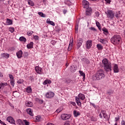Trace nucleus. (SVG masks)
Here are the masks:
<instances>
[{
    "instance_id": "obj_38",
    "label": "nucleus",
    "mask_w": 125,
    "mask_h": 125,
    "mask_svg": "<svg viewBox=\"0 0 125 125\" xmlns=\"http://www.w3.org/2000/svg\"><path fill=\"white\" fill-rule=\"evenodd\" d=\"M44 83L45 84H47V83L50 84L51 83V80H47V81H45L44 82Z\"/></svg>"
},
{
    "instance_id": "obj_64",
    "label": "nucleus",
    "mask_w": 125,
    "mask_h": 125,
    "mask_svg": "<svg viewBox=\"0 0 125 125\" xmlns=\"http://www.w3.org/2000/svg\"><path fill=\"white\" fill-rule=\"evenodd\" d=\"M64 125H70L69 123H65Z\"/></svg>"
},
{
    "instance_id": "obj_1",
    "label": "nucleus",
    "mask_w": 125,
    "mask_h": 125,
    "mask_svg": "<svg viewBox=\"0 0 125 125\" xmlns=\"http://www.w3.org/2000/svg\"><path fill=\"white\" fill-rule=\"evenodd\" d=\"M105 78V74L104 71L102 69L99 70L97 73L93 76V79L95 81H99Z\"/></svg>"
},
{
    "instance_id": "obj_3",
    "label": "nucleus",
    "mask_w": 125,
    "mask_h": 125,
    "mask_svg": "<svg viewBox=\"0 0 125 125\" xmlns=\"http://www.w3.org/2000/svg\"><path fill=\"white\" fill-rule=\"evenodd\" d=\"M122 41L121 36L119 35H115L111 39V42L113 44H117L120 43V42Z\"/></svg>"
},
{
    "instance_id": "obj_22",
    "label": "nucleus",
    "mask_w": 125,
    "mask_h": 125,
    "mask_svg": "<svg viewBox=\"0 0 125 125\" xmlns=\"http://www.w3.org/2000/svg\"><path fill=\"white\" fill-rule=\"evenodd\" d=\"M26 112L27 114H29L30 116H34V114H33V112L32 111V109L28 108L26 109Z\"/></svg>"
},
{
    "instance_id": "obj_4",
    "label": "nucleus",
    "mask_w": 125,
    "mask_h": 125,
    "mask_svg": "<svg viewBox=\"0 0 125 125\" xmlns=\"http://www.w3.org/2000/svg\"><path fill=\"white\" fill-rule=\"evenodd\" d=\"M105 13L108 19H114V17H115V14H114V12L111 10H108L106 12H105Z\"/></svg>"
},
{
    "instance_id": "obj_11",
    "label": "nucleus",
    "mask_w": 125,
    "mask_h": 125,
    "mask_svg": "<svg viewBox=\"0 0 125 125\" xmlns=\"http://www.w3.org/2000/svg\"><path fill=\"white\" fill-rule=\"evenodd\" d=\"M78 43L77 44V46L78 48H80L81 46H82V44L83 43V39L79 38V40L77 41Z\"/></svg>"
},
{
    "instance_id": "obj_23",
    "label": "nucleus",
    "mask_w": 125,
    "mask_h": 125,
    "mask_svg": "<svg viewBox=\"0 0 125 125\" xmlns=\"http://www.w3.org/2000/svg\"><path fill=\"white\" fill-rule=\"evenodd\" d=\"M16 123L18 125H24V124L23 122V121H22V120H21V119H18L16 121Z\"/></svg>"
},
{
    "instance_id": "obj_12",
    "label": "nucleus",
    "mask_w": 125,
    "mask_h": 125,
    "mask_svg": "<svg viewBox=\"0 0 125 125\" xmlns=\"http://www.w3.org/2000/svg\"><path fill=\"white\" fill-rule=\"evenodd\" d=\"M25 105L27 107H33L34 106V104H33V103H32V102L27 101L25 102Z\"/></svg>"
},
{
    "instance_id": "obj_26",
    "label": "nucleus",
    "mask_w": 125,
    "mask_h": 125,
    "mask_svg": "<svg viewBox=\"0 0 125 125\" xmlns=\"http://www.w3.org/2000/svg\"><path fill=\"white\" fill-rule=\"evenodd\" d=\"M99 42H101V43H103V44H106L107 42V40H105V39H100Z\"/></svg>"
},
{
    "instance_id": "obj_55",
    "label": "nucleus",
    "mask_w": 125,
    "mask_h": 125,
    "mask_svg": "<svg viewBox=\"0 0 125 125\" xmlns=\"http://www.w3.org/2000/svg\"><path fill=\"white\" fill-rule=\"evenodd\" d=\"M121 125H125V121H122Z\"/></svg>"
},
{
    "instance_id": "obj_5",
    "label": "nucleus",
    "mask_w": 125,
    "mask_h": 125,
    "mask_svg": "<svg viewBox=\"0 0 125 125\" xmlns=\"http://www.w3.org/2000/svg\"><path fill=\"white\" fill-rule=\"evenodd\" d=\"M62 120L66 121V120H69L71 118V115L68 114H62L61 116Z\"/></svg>"
},
{
    "instance_id": "obj_27",
    "label": "nucleus",
    "mask_w": 125,
    "mask_h": 125,
    "mask_svg": "<svg viewBox=\"0 0 125 125\" xmlns=\"http://www.w3.org/2000/svg\"><path fill=\"white\" fill-rule=\"evenodd\" d=\"M73 45V41L71 42H70V43L69 44L68 47V51H70L71 49H72V46Z\"/></svg>"
},
{
    "instance_id": "obj_35",
    "label": "nucleus",
    "mask_w": 125,
    "mask_h": 125,
    "mask_svg": "<svg viewBox=\"0 0 125 125\" xmlns=\"http://www.w3.org/2000/svg\"><path fill=\"white\" fill-rule=\"evenodd\" d=\"M39 15H40L41 17H43V18H45V14H43L42 12H39L38 13Z\"/></svg>"
},
{
    "instance_id": "obj_19",
    "label": "nucleus",
    "mask_w": 125,
    "mask_h": 125,
    "mask_svg": "<svg viewBox=\"0 0 125 125\" xmlns=\"http://www.w3.org/2000/svg\"><path fill=\"white\" fill-rule=\"evenodd\" d=\"M46 23H47V24H50V25H52V26H55V23L53 21H51L49 19H47Z\"/></svg>"
},
{
    "instance_id": "obj_7",
    "label": "nucleus",
    "mask_w": 125,
    "mask_h": 125,
    "mask_svg": "<svg viewBox=\"0 0 125 125\" xmlns=\"http://www.w3.org/2000/svg\"><path fill=\"white\" fill-rule=\"evenodd\" d=\"M91 13H92V9H91V8L89 7L86 8V16H90V15H91Z\"/></svg>"
},
{
    "instance_id": "obj_50",
    "label": "nucleus",
    "mask_w": 125,
    "mask_h": 125,
    "mask_svg": "<svg viewBox=\"0 0 125 125\" xmlns=\"http://www.w3.org/2000/svg\"><path fill=\"white\" fill-rule=\"evenodd\" d=\"M36 121H37V122H40V121H41V117H39L37 116L36 117Z\"/></svg>"
},
{
    "instance_id": "obj_18",
    "label": "nucleus",
    "mask_w": 125,
    "mask_h": 125,
    "mask_svg": "<svg viewBox=\"0 0 125 125\" xmlns=\"http://www.w3.org/2000/svg\"><path fill=\"white\" fill-rule=\"evenodd\" d=\"M23 54V53L22 52L21 50H20L19 52L17 53V56L18 58H21L22 57V55Z\"/></svg>"
},
{
    "instance_id": "obj_45",
    "label": "nucleus",
    "mask_w": 125,
    "mask_h": 125,
    "mask_svg": "<svg viewBox=\"0 0 125 125\" xmlns=\"http://www.w3.org/2000/svg\"><path fill=\"white\" fill-rule=\"evenodd\" d=\"M23 122L25 123V125H30L29 122L27 121V120H24Z\"/></svg>"
},
{
    "instance_id": "obj_2",
    "label": "nucleus",
    "mask_w": 125,
    "mask_h": 125,
    "mask_svg": "<svg viewBox=\"0 0 125 125\" xmlns=\"http://www.w3.org/2000/svg\"><path fill=\"white\" fill-rule=\"evenodd\" d=\"M102 63L103 64L104 69L106 72H110V71H112V66L111 65V63L108 62V60L106 59H104L102 61Z\"/></svg>"
},
{
    "instance_id": "obj_29",
    "label": "nucleus",
    "mask_w": 125,
    "mask_h": 125,
    "mask_svg": "<svg viewBox=\"0 0 125 125\" xmlns=\"http://www.w3.org/2000/svg\"><path fill=\"white\" fill-rule=\"evenodd\" d=\"M19 40L21 42H26V41H27V40L26 39V38H25V37H21L20 38Z\"/></svg>"
},
{
    "instance_id": "obj_9",
    "label": "nucleus",
    "mask_w": 125,
    "mask_h": 125,
    "mask_svg": "<svg viewBox=\"0 0 125 125\" xmlns=\"http://www.w3.org/2000/svg\"><path fill=\"white\" fill-rule=\"evenodd\" d=\"M83 6L84 8H89V2L85 0L83 1Z\"/></svg>"
},
{
    "instance_id": "obj_8",
    "label": "nucleus",
    "mask_w": 125,
    "mask_h": 125,
    "mask_svg": "<svg viewBox=\"0 0 125 125\" xmlns=\"http://www.w3.org/2000/svg\"><path fill=\"white\" fill-rule=\"evenodd\" d=\"M92 46V41L88 40L86 42V48L89 49Z\"/></svg>"
},
{
    "instance_id": "obj_25",
    "label": "nucleus",
    "mask_w": 125,
    "mask_h": 125,
    "mask_svg": "<svg viewBox=\"0 0 125 125\" xmlns=\"http://www.w3.org/2000/svg\"><path fill=\"white\" fill-rule=\"evenodd\" d=\"M79 73L80 74L81 76L83 77V81H84V80H85V74H84V73L82 71H79Z\"/></svg>"
},
{
    "instance_id": "obj_56",
    "label": "nucleus",
    "mask_w": 125,
    "mask_h": 125,
    "mask_svg": "<svg viewBox=\"0 0 125 125\" xmlns=\"http://www.w3.org/2000/svg\"><path fill=\"white\" fill-rule=\"evenodd\" d=\"M71 104L72 105H73V106H76V103L74 102H71Z\"/></svg>"
},
{
    "instance_id": "obj_46",
    "label": "nucleus",
    "mask_w": 125,
    "mask_h": 125,
    "mask_svg": "<svg viewBox=\"0 0 125 125\" xmlns=\"http://www.w3.org/2000/svg\"><path fill=\"white\" fill-rule=\"evenodd\" d=\"M33 33H34V32H33V31H28L27 32V35H28V36H31V35L33 34Z\"/></svg>"
},
{
    "instance_id": "obj_16",
    "label": "nucleus",
    "mask_w": 125,
    "mask_h": 125,
    "mask_svg": "<svg viewBox=\"0 0 125 125\" xmlns=\"http://www.w3.org/2000/svg\"><path fill=\"white\" fill-rule=\"evenodd\" d=\"M35 70L36 72L38 73V74H41V73H42V68L40 66H36Z\"/></svg>"
},
{
    "instance_id": "obj_42",
    "label": "nucleus",
    "mask_w": 125,
    "mask_h": 125,
    "mask_svg": "<svg viewBox=\"0 0 125 125\" xmlns=\"http://www.w3.org/2000/svg\"><path fill=\"white\" fill-rule=\"evenodd\" d=\"M9 77L11 81H13V80H14V78L13 77V76L12 75L9 74Z\"/></svg>"
},
{
    "instance_id": "obj_63",
    "label": "nucleus",
    "mask_w": 125,
    "mask_h": 125,
    "mask_svg": "<svg viewBox=\"0 0 125 125\" xmlns=\"http://www.w3.org/2000/svg\"><path fill=\"white\" fill-rule=\"evenodd\" d=\"M115 119H116V122H118V121H119V120H120V118H115Z\"/></svg>"
},
{
    "instance_id": "obj_62",
    "label": "nucleus",
    "mask_w": 125,
    "mask_h": 125,
    "mask_svg": "<svg viewBox=\"0 0 125 125\" xmlns=\"http://www.w3.org/2000/svg\"><path fill=\"white\" fill-rule=\"evenodd\" d=\"M0 77L1 78H2V77H3V75H2V73H0Z\"/></svg>"
},
{
    "instance_id": "obj_6",
    "label": "nucleus",
    "mask_w": 125,
    "mask_h": 125,
    "mask_svg": "<svg viewBox=\"0 0 125 125\" xmlns=\"http://www.w3.org/2000/svg\"><path fill=\"white\" fill-rule=\"evenodd\" d=\"M45 96L46 98H52L54 97V93L51 91L48 92L46 93Z\"/></svg>"
},
{
    "instance_id": "obj_20",
    "label": "nucleus",
    "mask_w": 125,
    "mask_h": 125,
    "mask_svg": "<svg viewBox=\"0 0 125 125\" xmlns=\"http://www.w3.org/2000/svg\"><path fill=\"white\" fill-rule=\"evenodd\" d=\"M1 58H9V54L6 53H3L1 54Z\"/></svg>"
},
{
    "instance_id": "obj_15",
    "label": "nucleus",
    "mask_w": 125,
    "mask_h": 125,
    "mask_svg": "<svg viewBox=\"0 0 125 125\" xmlns=\"http://www.w3.org/2000/svg\"><path fill=\"white\" fill-rule=\"evenodd\" d=\"M75 100H76V103L78 104V106L81 107V106H82V103H81V101L80 100V99L78 97H76Z\"/></svg>"
},
{
    "instance_id": "obj_30",
    "label": "nucleus",
    "mask_w": 125,
    "mask_h": 125,
    "mask_svg": "<svg viewBox=\"0 0 125 125\" xmlns=\"http://www.w3.org/2000/svg\"><path fill=\"white\" fill-rule=\"evenodd\" d=\"M73 114L75 117H78V116H80V112H77L76 110H74Z\"/></svg>"
},
{
    "instance_id": "obj_44",
    "label": "nucleus",
    "mask_w": 125,
    "mask_h": 125,
    "mask_svg": "<svg viewBox=\"0 0 125 125\" xmlns=\"http://www.w3.org/2000/svg\"><path fill=\"white\" fill-rule=\"evenodd\" d=\"M14 80H11V82H10V84H11V85H12V86H14Z\"/></svg>"
},
{
    "instance_id": "obj_59",
    "label": "nucleus",
    "mask_w": 125,
    "mask_h": 125,
    "mask_svg": "<svg viewBox=\"0 0 125 125\" xmlns=\"http://www.w3.org/2000/svg\"><path fill=\"white\" fill-rule=\"evenodd\" d=\"M90 29L92 30V31H96V29H95V28L94 27H91Z\"/></svg>"
},
{
    "instance_id": "obj_32",
    "label": "nucleus",
    "mask_w": 125,
    "mask_h": 125,
    "mask_svg": "<svg viewBox=\"0 0 125 125\" xmlns=\"http://www.w3.org/2000/svg\"><path fill=\"white\" fill-rule=\"evenodd\" d=\"M97 47L98 49H99V50H101V49H103V47L100 44H98L97 45Z\"/></svg>"
},
{
    "instance_id": "obj_37",
    "label": "nucleus",
    "mask_w": 125,
    "mask_h": 125,
    "mask_svg": "<svg viewBox=\"0 0 125 125\" xmlns=\"http://www.w3.org/2000/svg\"><path fill=\"white\" fill-rule=\"evenodd\" d=\"M121 16V13H120V12H117L115 14V17H116V18H120Z\"/></svg>"
},
{
    "instance_id": "obj_24",
    "label": "nucleus",
    "mask_w": 125,
    "mask_h": 125,
    "mask_svg": "<svg viewBox=\"0 0 125 125\" xmlns=\"http://www.w3.org/2000/svg\"><path fill=\"white\" fill-rule=\"evenodd\" d=\"M33 45H34V42H30V43L28 44L26 46L27 48L30 49V48H33Z\"/></svg>"
},
{
    "instance_id": "obj_53",
    "label": "nucleus",
    "mask_w": 125,
    "mask_h": 125,
    "mask_svg": "<svg viewBox=\"0 0 125 125\" xmlns=\"http://www.w3.org/2000/svg\"><path fill=\"white\" fill-rule=\"evenodd\" d=\"M34 38L35 39V40H36V41L39 40V36L36 35L34 36Z\"/></svg>"
},
{
    "instance_id": "obj_51",
    "label": "nucleus",
    "mask_w": 125,
    "mask_h": 125,
    "mask_svg": "<svg viewBox=\"0 0 125 125\" xmlns=\"http://www.w3.org/2000/svg\"><path fill=\"white\" fill-rule=\"evenodd\" d=\"M4 87L3 83H0V89H1V88H3Z\"/></svg>"
},
{
    "instance_id": "obj_34",
    "label": "nucleus",
    "mask_w": 125,
    "mask_h": 125,
    "mask_svg": "<svg viewBox=\"0 0 125 125\" xmlns=\"http://www.w3.org/2000/svg\"><path fill=\"white\" fill-rule=\"evenodd\" d=\"M28 3L29 5H31V6H34V2H33L31 0H28Z\"/></svg>"
},
{
    "instance_id": "obj_40",
    "label": "nucleus",
    "mask_w": 125,
    "mask_h": 125,
    "mask_svg": "<svg viewBox=\"0 0 125 125\" xmlns=\"http://www.w3.org/2000/svg\"><path fill=\"white\" fill-rule=\"evenodd\" d=\"M23 82H24V81L23 80L20 79L18 81H17V83H23Z\"/></svg>"
},
{
    "instance_id": "obj_52",
    "label": "nucleus",
    "mask_w": 125,
    "mask_h": 125,
    "mask_svg": "<svg viewBox=\"0 0 125 125\" xmlns=\"http://www.w3.org/2000/svg\"><path fill=\"white\" fill-rule=\"evenodd\" d=\"M78 29H79V26L77 25V26H76V27H75V32H76V33H78Z\"/></svg>"
},
{
    "instance_id": "obj_28",
    "label": "nucleus",
    "mask_w": 125,
    "mask_h": 125,
    "mask_svg": "<svg viewBox=\"0 0 125 125\" xmlns=\"http://www.w3.org/2000/svg\"><path fill=\"white\" fill-rule=\"evenodd\" d=\"M7 25H12V20L7 19L6 21Z\"/></svg>"
},
{
    "instance_id": "obj_61",
    "label": "nucleus",
    "mask_w": 125,
    "mask_h": 125,
    "mask_svg": "<svg viewBox=\"0 0 125 125\" xmlns=\"http://www.w3.org/2000/svg\"><path fill=\"white\" fill-rule=\"evenodd\" d=\"M106 1V2H107V3H110V0H105Z\"/></svg>"
},
{
    "instance_id": "obj_57",
    "label": "nucleus",
    "mask_w": 125,
    "mask_h": 125,
    "mask_svg": "<svg viewBox=\"0 0 125 125\" xmlns=\"http://www.w3.org/2000/svg\"><path fill=\"white\" fill-rule=\"evenodd\" d=\"M91 121L92 122H94V121H95V120H94V117H91Z\"/></svg>"
},
{
    "instance_id": "obj_48",
    "label": "nucleus",
    "mask_w": 125,
    "mask_h": 125,
    "mask_svg": "<svg viewBox=\"0 0 125 125\" xmlns=\"http://www.w3.org/2000/svg\"><path fill=\"white\" fill-rule=\"evenodd\" d=\"M28 56H29V54L28 53H27V52L24 53V54H23V56L24 57H27Z\"/></svg>"
},
{
    "instance_id": "obj_39",
    "label": "nucleus",
    "mask_w": 125,
    "mask_h": 125,
    "mask_svg": "<svg viewBox=\"0 0 125 125\" xmlns=\"http://www.w3.org/2000/svg\"><path fill=\"white\" fill-rule=\"evenodd\" d=\"M96 24L97 27L99 28V30H101V28H100V23H99V22L96 21Z\"/></svg>"
},
{
    "instance_id": "obj_54",
    "label": "nucleus",
    "mask_w": 125,
    "mask_h": 125,
    "mask_svg": "<svg viewBox=\"0 0 125 125\" xmlns=\"http://www.w3.org/2000/svg\"><path fill=\"white\" fill-rule=\"evenodd\" d=\"M90 105H92L94 107V108H96V105H95V104L93 103H90Z\"/></svg>"
},
{
    "instance_id": "obj_10",
    "label": "nucleus",
    "mask_w": 125,
    "mask_h": 125,
    "mask_svg": "<svg viewBox=\"0 0 125 125\" xmlns=\"http://www.w3.org/2000/svg\"><path fill=\"white\" fill-rule=\"evenodd\" d=\"M7 121L10 124L15 125V121L14 120V119H13V118L11 117V116L8 117L7 118Z\"/></svg>"
},
{
    "instance_id": "obj_31",
    "label": "nucleus",
    "mask_w": 125,
    "mask_h": 125,
    "mask_svg": "<svg viewBox=\"0 0 125 125\" xmlns=\"http://www.w3.org/2000/svg\"><path fill=\"white\" fill-rule=\"evenodd\" d=\"M103 31L104 32V34L105 36H107V35L109 34V32H108V30H107V29L104 28L103 29Z\"/></svg>"
},
{
    "instance_id": "obj_13",
    "label": "nucleus",
    "mask_w": 125,
    "mask_h": 125,
    "mask_svg": "<svg viewBox=\"0 0 125 125\" xmlns=\"http://www.w3.org/2000/svg\"><path fill=\"white\" fill-rule=\"evenodd\" d=\"M81 60L83 63H85V64H90V62L87 58H83Z\"/></svg>"
},
{
    "instance_id": "obj_41",
    "label": "nucleus",
    "mask_w": 125,
    "mask_h": 125,
    "mask_svg": "<svg viewBox=\"0 0 125 125\" xmlns=\"http://www.w3.org/2000/svg\"><path fill=\"white\" fill-rule=\"evenodd\" d=\"M72 82V80L71 79H67L65 81V83H70Z\"/></svg>"
},
{
    "instance_id": "obj_47",
    "label": "nucleus",
    "mask_w": 125,
    "mask_h": 125,
    "mask_svg": "<svg viewBox=\"0 0 125 125\" xmlns=\"http://www.w3.org/2000/svg\"><path fill=\"white\" fill-rule=\"evenodd\" d=\"M95 16H96L97 17H99L100 15L99 12H96L95 13Z\"/></svg>"
},
{
    "instance_id": "obj_21",
    "label": "nucleus",
    "mask_w": 125,
    "mask_h": 125,
    "mask_svg": "<svg viewBox=\"0 0 125 125\" xmlns=\"http://www.w3.org/2000/svg\"><path fill=\"white\" fill-rule=\"evenodd\" d=\"M78 98L80 99H81V100H84V99L85 98V97H84V95H83V94H82V93H80L78 95Z\"/></svg>"
},
{
    "instance_id": "obj_43",
    "label": "nucleus",
    "mask_w": 125,
    "mask_h": 125,
    "mask_svg": "<svg viewBox=\"0 0 125 125\" xmlns=\"http://www.w3.org/2000/svg\"><path fill=\"white\" fill-rule=\"evenodd\" d=\"M9 30L11 33H13V32H14V28L13 27H10Z\"/></svg>"
},
{
    "instance_id": "obj_36",
    "label": "nucleus",
    "mask_w": 125,
    "mask_h": 125,
    "mask_svg": "<svg viewBox=\"0 0 125 125\" xmlns=\"http://www.w3.org/2000/svg\"><path fill=\"white\" fill-rule=\"evenodd\" d=\"M26 91L28 93H30V92H32V88L30 87H27Z\"/></svg>"
},
{
    "instance_id": "obj_17",
    "label": "nucleus",
    "mask_w": 125,
    "mask_h": 125,
    "mask_svg": "<svg viewBox=\"0 0 125 125\" xmlns=\"http://www.w3.org/2000/svg\"><path fill=\"white\" fill-rule=\"evenodd\" d=\"M113 71L114 73H119V67L118 64H115L113 67Z\"/></svg>"
},
{
    "instance_id": "obj_49",
    "label": "nucleus",
    "mask_w": 125,
    "mask_h": 125,
    "mask_svg": "<svg viewBox=\"0 0 125 125\" xmlns=\"http://www.w3.org/2000/svg\"><path fill=\"white\" fill-rule=\"evenodd\" d=\"M62 111V109H61L60 108H59L58 109L56 110L57 113H60Z\"/></svg>"
},
{
    "instance_id": "obj_58",
    "label": "nucleus",
    "mask_w": 125,
    "mask_h": 125,
    "mask_svg": "<svg viewBox=\"0 0 125 125\" xmlns=\"http://www.w3.org/2000/svg\"><path fill=\"white\" fill-rule=\"evenodd\" d=\"M99 117L101 118V119H102V118H103V116H102V113L101 112L99 114Z\"/></svg>"
},
{
    "instance_id": "obj_33",
    "label": "nucleus",
    "mask_w": 125,
    "mask_h": 125,
    "mask_svg": "<svg viewBox=\"0 0 125 125\" xmlns=\"http://www.w3.org/2000/svg\"><path fill=\"white\" fill-rule=\"evenodd\" d=\"M101 113H102L104 118H106V117H107V115L106 114V111L104 110H102Z\"/></svg>"
},
{
    "instance_id": "obj_60",
    "label": "nucleus",
    "mask_w": 125,
    "mask_h": 125,
    "mask_svg": "<svg viewBox=\"0 0 125 125\" xmlns=\"http://www.w3.org/2000/svg\"><path fill=\"white\" fill-rule=\"evenodd\" d=\"M6 85H7V83H3V86H6Z\"/></svg>"
},
{
    "instance_id": "obj_14",
    "label": "nucleus",
    "mask_w": 125,
    "mask_h": 125,
    "mask_svg": "<svg viewBox=\"0 0 125 125\" xmlns=\"http://www.w3.org/2000/svg\"><path fill=\"white\" fill-rule=\"evenodd\" d=\"M70 71L72 73H74L77 71V66L76 65H71L70 67Z\"/></svg>"
}]
</instances>
